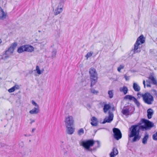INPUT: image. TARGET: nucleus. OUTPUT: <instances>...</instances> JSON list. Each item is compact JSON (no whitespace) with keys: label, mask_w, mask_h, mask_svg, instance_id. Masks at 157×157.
Masks as SVG:
<instances>
[{"label":"nucleus","mask_w":157,"mask_h":157,"mask_svg":"<svg viewBox=\"0 0 157 157\" xmlns=\"http://www.w3.org/2000/svg\"><path fill=\"white\" fill-rule=\"evenodd\" d=\"M142 121L144 124V125H142L140 124H138L132 125L129 128L128 137V140L130 142L133 143L140 140V130H146L154 126V124L149 120L144 118L142 119Z\"/></svg>","instance_id":"f257e3e1"},{"label":"nucleus","mask_w":157,"mask_h":157,"mask_svg":"<svg viewBox=\"0 0 157 157\" xmlns=\"http://www.w3.org/2000/svg\"><path fill=\"white\" fill-rule=\"evenodd\" d=\"M145 42V37L143 35L139 37L134 44V49L133 51L134 53H139L141 51V48L139 46L141 44H144Z\"/></svg>","instance_id":"f03ea898"},{"label":"nucleus","mask_w":157,"mask_h":157,"mask_svg":"<svg viewBox=\"0 0 157 157\" xmlns=\"http://www.w3.org/2000/svg\"><path fill=\"white\" fill-rule=\"evenodd\" d=\"M91 81L90 86L92 87L96 83L98 79V74L95 69L91 67L89 71Z\"/></svg>","instance_id":"7ed1b4c3"},{"label":"nucleus","mask_w":157,"mask_h":157,"mask_svg":"<svg viewBox=\"0 0 157 157\" xmlns=\"http://www.w3.org/2000/svg\"><path fill=\"white\" fill-rule=\"evenodd\" d=\"M135 110V108L131 105H126L123 107L121 113L126 116L131 115L133 113Z\"/></svg>","instance_id":"20e7f679"},{"label":"nucleus","mask_w":157,"mask_h":157,"mask_svg":"<svg viewBox=\"0 0 157 157\" xmlns=\"http://www.w3.org/2000/svg\"><path fill=\"white\" fill-rule=\"evenodd\" d=\"M142 97L144 101L148 105L152 104L154 101L153 97L149 92H147L143 94Z\"/></svg>","instance_id":"39448f33"},{"label":"nucleus","mask_w":157,"mask_h":157,"mask_svg":"<svg viewBox=\"0 0 157 157\" xmlns=\"http://www.w3.org/2000/svg\"><path fill=\"white\" fill-rule=\"evenodd\" d=\"M95 141L92 139L82 141L80 144V145L82 146L86 149L88 151L90 150V147H92L94 144Z\"/></svg>","instance_id":"423d86ee"},{"label":"nucleus","mask_w":157,"mask_h":157,"mask_svg":"<svg viewBox=\"0 0 157 157\" xmlns=\"http://www.w3.org/2000/svg\"><path fill=\"white\" fill-rule=\"evenodd\" d=\"M114 138L118 140L122 137V133L120 130L117 128H114L113 129Z\"/></svg>","instance_id":"0eeeda50"},{"label":"nucleus","mask_w":157,"mask_h":157,"mask_svg":"<svg viewBox=\"0 0 157 157\" xmlns=\"http://www.w3.org/2000/svg\"><path fill=\"white\" fill-rule=\"evenodd\" d=\"M124 99H128L130 101L132 100L138 107H139L140 105V102L134 97L131 95H126L124 97Z\"/></svg>","instance_id":"6e6552de"},{"label":"nucleus","mask_w":157,"mask_h":157,"mask_svg":"<svg viewBox=\"0 0 157 157\" xmlns=\"http://www.w3.org/2000/svg\"><path fill=\"white\" fill-rule=\"evenodd\" d=\"M109 116L108 117H105L102 122V124H105L106 122L110 123L113 119V114L112 112H111L110 111L109 112Z\"/></svg>","instance_id":"1a4fd4ad"},{"label":"nucleus","mask_w":157,"mask_h":157,"mask_svg":"<svg viewBox=\"0 0 157 157\" xmlns=\"http://www.w3.org/2000/svg\"><path fill=\"white\" fill-rule=\"evenodd\" d=\"M65 124L66 126H72L74 123L73 117L71 116H69L66 118Z\"/></svg>","instance_id":"9d476101"},{"label":"nucleus","mask_w":157,"mask_h":157,"mask_svg":"<svg viewBox=\"0 0 157 157\" xmlns=\"http://www.w3.org/2000/svg\"><path fill=\"white\" fill-rule=\"evenodd\" d=\"M91 122L90 123L91 125L93 126H96L98 124L97 119L95 117H93L92 118Z\"/></svg>","instance_id":"9b49d317"},{"label":"nucleus","mask_w":157,"mask_h":157,"mask_svg":"<svg viewBox=\"0 0 157 157\" xmlns=\"http://www.w3.org/2000/svg\"><path fill=\"white\" fill-rule=\"evenodd\" d=\"M72 126H66L67 128V132L68 134L71 135L74 133L75 129L72 127Z\"/></svg>","instance_id":"f8f14e48"},{"label":"nucleus","mask_w":157,"mask_h":157,"mask_svg":"<svg viewBox=\"0 0 157 157\" xmlns=\"http://www.w3.org/2000/svg\"><path fill=\"white\" fill-rule=\"evenodd\" d=\"M25 52H32L34 50V48L31 45H25Z\"/></svg>","instance_id":"ddd939ff"},{"label":"nucleus","mask_w":157,"mask_h":157,"mask_svg":"<svg viewBox=\"0 0 157 157\" xmlns=\"http://www.w3.org/2000/svg\"><path fill=\"white\" fill-rule=\"evenodd\" d=\"M147 112L148 118L149 119L151 118L154 113L153 110L151 108H149L147 109Z\"/></svg>","instance_id":"4468645a"},{"label":"nucleus","mask_w":157,"mask_h":157,"mask_svg":"<svg viewBox=\"0 0 157 157\" xmlns=\"http://www.w3.org/2000/svg\"><path fill=\"white\" fill-rule=\"evenodd\" d=\"M118 154V151L117 148L114 147L112 152L110 153V157H115Z\"/></svg>","instance_id":"2eb2a0df"},{"label":"nucleus","mask_w":157,"mask_h":157,"mask_svg":"<svg viewBox=\"0 0 157 157\" xmlns=\"http://www.w3.org/2000/svg\"><path fill=\"white\" fill-rule=\"evenodd\" d=\"M39 112V108L34 107L29 111V113L31 114H37Z\"/></svg>","instance_id":"dca6fc26"},{"label":"nucleus","mask_w":157,"mask_h":157,"mask_svg":"<svg viewBox=\"0 0 157 157\" xmlns=\"http://www.w3.org/2000/svg\"><path fill=\"white\" fill-rule=\"evenodd\" d=\"M133 88L134 90L136 92H139L140 90V86L136 83L134 82L133 85Z\"/></svg>","instance_id":"f3484780"},{"label":"nucleus","mask_w":157,"mask_h":157,"mask_svg":"<svg viewBox=\"0 0 157 157\" xmlns=\"http://www.w3.org/2000/svg\"><path fill=\"white\" fill-rule=\"evenodd\" d=\"M6 18V15L3 10L0 7V19L3 20Z\"/></svg>","instance_id":"a211bd4d"},{"label":"nucleus","mask_w":157,"mask_h":157,"mask_svg":"<svg viewBox=\"0 0 157 157\" xmlns=\"http://www.w3.org/2000/svg\"><path fill=\"white\" fill-rule=\"evenodd\" d=\"M149 138L148 134L146 132L142 140V143L144 144H145L147 143V141Z\"/></svg>","instance_id":"6ab92c4d"},{"label":"nucleus","mask_w":157,"mask_h":157,"mask_svg":"<svg viewBox=\"0 0 157 157\" xmlns=\"http://www.w3.org/2000/svg\"><path fill=\"white\" fill-rule=\"evenodd\" d=\"M119 90L121 92H123L124 95L127 93L128 90L127 87L126 86H123L122 87H121Z\"/></svg>","instance_id":"aec40b11"},{"label":"nucleus","mask_w":157,"mask_h":157,"mask_svg":"<svg viewBox=\"0 0 157 157\" xmlns=\"http://www.w3.org/2000/svg\"><path fill=\"white\" fill-rule=\"evenodd\" d=\"M66 1V0H60V2L57 7L60 8V10L62 9L63 10L64 5V4Z\"/></svg>","instance_id":"412c9836"},{"label":"nucleus","mask_w":157,"mask_h":157,"mask_svg":"<svg viewBox=\"0 0 157 157\" xmlns=\"http://www.w3.org/2000/svg\"><path fill=\"white\" fill-rule=\"evenodd\" d=\"M17 52L19 53H21L25 51V45L20 46L17 49Z\"/></svg>","instance_id":"4be33fe9"},{"label":"nucleus","mask_w":157,"mask_h":157,"mask_svg":"<svg viewBox=\"0 0 157 157\" xmlns=\"http://www.w3.org/2000/svg\"><path fill=\"white\" fill-rule=\"evenodd\" d=\"M110 108L111 106L109 105V104H106L105 105L103 108V110L104 112L105 113H106L108 110L110 109Z\"/></svg>","instance_id":"5701e85b"},{"label":"nucleus","mask_w":157,"mask_h":157,"mask_svg":"<svg viewBox=\"0 0 157 157\" xmlns=\"http://www.w3.org/2000/svg\"><path fill=\"white\" fill-rule=\"evenodd\" d=\"M149 78L152 81V84L154 85H157V80L154 78L152 75H150Z\"/></svg>","instance_id":"b1692460"},{"label":"nucleus","mask_w":157,"mask_h":157,"mask_svg":"<svg viewBox=\"0 0 157 157\" xmlns=\"http://www.w3.org/2000/svg\"><path fill=\"white\" fill-rule=\"evenodd\" d=\"M63 10L62 9L60 10V8L57 7L55 10L54 12V14L55 15H57L59 14L60 13H61L62 12Z\"/></svg>","instance_id":"393cba45"},{"label":"nucleus","mask_w":157,"mask_h":157,"mask_svg":"<svg viewBox=\"0 0 157 157\" xmlns=\"http://www.w3.org/2000/svg\"><path fill=\"white\" fill-rule=\"evenodd\" d=\"M10 55V54L9 53H8L7 52L6 53V52L5 51V53H4L2 55V59L4 60H6L8 59Z\"/></svg>","instance_id":"a878e982"},{"label":"nucleus","mask_w":157,"mask_h":157,"mask_svg":"<svg viewBox=\"0 0 157 157\" xmlns=\"http://www.w3.org/2000/svg\"><path fill=\"white\" fill-rule=\"evenodd\" d=\"M13 48H12V47H10L8 48V50H6V53L7 52L8 53H9L11 55V54L13 53V52L14 51Z\"/></svg>","instance_id":"bb28decb"},{"label":"nucleus","mask_w":157,"mask_h":157,"mask_svg":"<svg viewBox=\"0 0 157 157\" xmlns=\"http://www.w3.org/2000/svg\"><path fill=\"white\" fill-rule=\"evenodd\" d=\"M93 52H88L85 56V57L86 58V59H88V58L91 56L93 55Z\"/></svg>","instance_id":"cd10ccee"},{"label":"nucleus","mask_w":157,"mask_h":157,"mask_svg":"<svg viewBox=\"0 0 157 157\" xmlns=\"http://www.w3.org/2000/svg\"><path fill=\"white\" fill-rule=\"evenodd\" d=\"M84 131L83 128H81L79 130L78 132V135H81L84 134Z\"/></svg>","instance_id":"c85d7f7f"},{"label":"nucleus","mask_w":157,"mask_h":157,"mask_svg":"<svg viewBox=\"0 0 157 157\" xmlns=\"http://www.w3.org/2000/svg\"><path fill=\"white\" fill-rule=\"evenodd\" d=\"M124 65L123 64H121L120 66L117 68V71L119 72H121V69H124Z\"/></svg>","instance_id":"c756f323"},{"label":"nucleus","mask_w":157,"mask_h":157,"mask_svg":"<svg viewBox=\"0 0 157 157\" xmlns=\"http://www.w3.org/2000/svg\"><path fill=\"white\" fill-rule=\"evenodd\" d=\"M108 94L109 96V97L110 98H112L113 97V91L111 90H110L108 91Z\"/></svg>","instance_id":"7c9ffc66"},{"label":"nucleus","mask_w":157,"mask_h":157,"mask_svg":"<svg viewBox=\"0 0 157 157\" xmlns=\"http://www.w3.org/2000/svg\"><path fill=\"white\" fill-rule=\"evenodd\" d=\"M36 70L38 74L40 75L41 74V71L40 70L39 67L38 66H37L36 67Z\"/></svg>","instance_id":"2f4dec72"},{"label":"nucleus","mask_w":157,"mask_h":157,"mask_svg":"<svg viewBox=\"0 0 157 157\" xmlns=\"http://www.w3.org/2000/svg\"><path fill=\"white\" fill-rule=\"evenodd\" d=\"M57 51L56 49L53 50L52 52V58H54L55 57L56 55Z\"/></svg>","instance_id":"473e14b6"},{"label":"nucleus","mask_w":157,"mask_h":157,"mask_svg":"<svg viewBox=\"0 0 157 157\" xmlns=\"http://www.w3.org/2000/svg\"><path fill=\"white\" fill-rule=\"evenodd\" d=\"M97 143V147H95V148H93V150H96L97 148L99 147L100 146V142L98 140H97L95 141Z\"/></svg>","instance_id":"72a5a7b5"},{"label":"nucleus","mask_w":157,"mask_h":157,"mask_svg":"<svg viewBox=\"0 0 157 157\" xmlns=\"http://www.w3.org/2000/svg\"><path fill=\"white\" fill-rule=\"evenodd\" d=\"M91 93L95 94H97L98 93V91H97L94 89H91Z\"/></svg>","instance_id":"f704fd0d"},{"label":"nucleus","mask_w":157,"mask_h":157,"mask_svg":"<svg viewBox=\"0 0 157 157\" xmlns=\"http://www.w3.org/2000/svg\"><path fill=\"white\" fill-rule=\"evenodd\" d=\"M152 138L154 140H157V133H155L153 135Z\"/></svg>","instance_id":"c9c22d12"},{"label":"nucleus","mask_w":157,"mask_h":157,"mask_svg":"<svg viewBox=\"0 0 157 157\" xmlns=\"http://www.w3.org/2000/svg\"><path fill=\"white\" fill-rule=\"evenodd\" d=\"M17 46V43L16 42H14L13 44H12L10 47H12V48H13V49L14 50L15 48H16Z\"/></svg>","instance_id":"e433bc0d"},{"label":"nucleus","mask_w":157,"mask_h":157,"mask_svg":"<svg viewBox=\"0 0 157 157\" xmlns=\"http://www.w3.org/2000/svg\"><path fill=\"white\" fill-rule=\"evenodd\" d=\"M32 103L33 105L36 106V108H39V106L38 104L36 102H35L33 100L32 101Z\"/></svg>","instance_id":"4c0bfd02"},{"label":"nucleus","mask_w":157,"mask_h":157,"mask_svg":"<svg viewBox=\"0 0 157 157\" xmlns=\"http://www.w3.org/2000/svg\"><path fill=\"white\" fill-rule=\"evenodd\" d=\"M15 90V89H14V87H13L9 89L8 90L9 92L10 93L13 92Z\"/></svg>","instance_id":"58836bf2"},{"label":"nucleus","mask_w":157,"mask_h":157,"mask_svg":"<svg viewBox=\"0 0 157 157\" xmlns=\"http://www.w3.org/2000/svg\"><path fill=\"white\" fill-rule=\"evenodd\" d=\"M105 102H101L99 103V105L100 106H101V107H104L105 106Z\"/></svg>","instance_id":"ea45409f"},{"label":"nucleus","mask_w":157,"mask_h":157,"mask_svg":"<svg viewBox=\"0 0 157 157\" xmlns=\"http://www.w3.org/2000/svg\"><path fill=\"white\" fill-rule=\"evenodd\" d=\"M14 87V89H15V90L17 89H19V86L18 85H15L14 86H13Z\"/></svg>","instance_id":"a19ab883"},{"label":"nucleus","mask_w":157,"mask_h":157,"mask_svg":"<svg viewBox=\"0 0 157 157\" xmlns=\"http://www.w3.org/2000/svg\"><path fill=\"white\" fill-rule=\"evenodd\" d=\"M142 94L140 93H138L137 94V96H138V98L140 99V98L141 97H142Z\"/></svg>","instance_id":"79ce46f5"},{"label":"nucleus","mask_w":157,"mask_h":157,"mask_svg":"<svg viewBox=\"0 0 157 157\" xmlns=\"http://www.w3.org/2000/svg\"><path fill=\"white\" fill-rule=\"evenodd\" d=\"M64 156H66V157H68L69 155L68 154V152L67 151H66L65 152H64Z\"/></svg>","instance_id":"37998d69"},{"label":"nucleus","mask_w":157,"mask_h":157,"mask_svg":"<svg viewBox=\"0 0 157 157\" xmlns=\"http://www.w3.org/2000/svg\"><path fill=\"white\" fill-rule=\"evenodd\" d=\"M63 142H62V144L60 145L61 149L62 150H63L64 149V144H63Z\"/></svg>","instance_id":"c03bdc74"},{"label":"nucleus","mask_w":157,"mask_h":157,"mask_svg":"<svg viewBox=\"0 0 157 157\" xmlns=\"http://www.w3.org/2000/svg\"><path fill=\"white\" fill-rule=\"evenodd\" d=\"M124 77L126 81H128L129 79V77L127 76L126 75H124Z\"/></svg>","instance_id":"a18cd8bd"},{"label":"nucleus","mask_w":157,"mask_h":157,"mask_svg":"<svg viewBox=\"0 0 157 157\" xmlns=\"http://www.w3.org/2000/svg\"><path fill=\"white\" fill-rule=\"evenodd\" d=\"M19 144V147H23V142H21V143H20Z\"/></svg>","instance_id":"49530a36"},{"label":"nucleus","mask_w":157,"mask_h":157,"mask_svg":"<svg viewBox=\"0 0 157 157\" xmlns=\"http://www.w3.org/2000/svg\"><path fill=\"white\" fill-rule=\"evenodd\" d=\"M147 86L148 87H151V86L150 84L149 83V82L148 83L147 81Z\"/></svg>","instance_id":"de8ad7c7"},{"label":"nucleus","mask_w":157,"mask_h":157,"mask_svg":"<svg viewBox=\"0 0 157 157\" xmlns=\"http://www.w3.org/2000/svg\"><path fill=\"white\" fill-rule=\"evenodd\" d=\"M143 84L144 85V87H145V81L144 80L143 81Z\"/></svg>","instance_id":"09e8293b"},{"label":"nucleus","mask_w":157,"mask_h":157,"mask_svg":"<svg viewBox=\"0 0 157 157\" xmlns=\"http://www.w3.org/2000/svg\"><path fill=\"white\" fill-rule=\"evenodd\" d=\"M30 120L31 121L30 123L31 124H32L33 123L35 122V121L34 120H32L31 119H30Z\"/></svg>","instance_id":"8fccbe9b"},{"label":"nucleus","mask_w":157,"mask_h":157,"mask_svg":"<svg viewBox=\"0 0 157 157\" xmlns=\"http://www.w3.org/2000/svg\"><path fill=\"white\" fill-rule=\"evenodd\" d=\"M36 129L35 128H33L32 129V132H34V131H35V130Z\"/></svg>","instance_id":"3c124183"},{"label":"nucleus","mask_w":157,"mask_h":157,"mask_svg":"<svg viewBox=\"0 0 157 157\" xmlns=\"http://www.w3.org/2000/svg\"><path fill=\"white\" fill-rule=\"evenodd\" d=\"M2 40L1 39H0V44L2 43Z\"/></svg>","instance_id":"603ef678"},{"label":"nucleus","mask_w":157,"mask_h":157,"mask_svg":"<svg viewBox=\"0 0 157 157\" xmlns=\"http://www.w3.org/2000/svg\"><path fill=\"white\" fill-rule=\"evenodd\" d=\"M46 42H47L46 41V40H45L44 42V44H46Z\"/></svg>","instance_id":"864d4df0"},{"label":"nucleus","mask_w":157,"mask_h":157,"mask_svg":"<svg viewBox=\"0 0 157 157\" xmlns=\"http://www.w3.org/2000/svg\"><path fill=\"white\" fill-rule=\"evenodd\" d=\"M85 129L86 130V126L85 127Z\"/></svg>","instance_id":"5fc2aeb1"},{"label":"nucleus","mask_w":157,"mask_h":157,"mask_svg":"<svg viewBox=\"0 0 157 157\" xmlns=\"http://www.w3.org/2000/svg\"><path fill=\"white\" fill-rule=\"evenodd\" d=\"M97 131H95V130H94V132H95V133L97 132Z\"/></svg>","instance_id":"6e6d98bb"},{"label":"nucleus","mask_w":157,"mask_h":157,"mask_svg":"<svg viewBox=\"0 0 157 157\" xmlns=\"http://www.w3.org/2000/svg\"><path fill=\"white\" fill-rule=\"evenodd\" d=\"M154 91H155V92H156V90H154Z\"/></svg>","instance_id":"4d7b16f0"},{"label":"nucleus","mask_w":157,"mask_h":157,"mask_svg":"<svg viewBox=\"0 0 157 157\" xmlns=\"http://www.w3.org/2000/svg\"><path fill=\"white\" fill-rule=\"evenodd\" d=\"M25 136H26V135H25Z\"/></svg>","instance_id":"13d9d810"},{"label":"nucleus","mask_w":157,"mask_h":157,"mask_svg":"<svg viewBox=\"0 0 157 157\" xmlns=\"http://www.w3.org/2000/svg\"><path fill=\"white\" fill-rule=\"evenodd\" d=\"M156 133H157V132Z\"/></svg>","instance_id":"bf43d9fd"}]
</instances>
